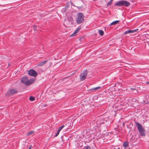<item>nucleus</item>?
<instances>
[{
    "label": "nucleus",
    "mask_w": 149,
    "mask_h": 149,
    "mask_svg": "<svg viewBox=\"0 0 149 149\" xmlns=\"http://www.w3.org/2000/svg\"><path fill=\"white\" fill-rule=\"evenodd\" d=\"M84 135L87 136L89 134V132H88L86 130H84L83 131Z\"/></svg>",
    "instance_id": "15"
},
{
    "label": "nucleus",
    "mask_w": 149,
    "mask_h": 149,
    "mask_svg": "<svg viewBox=\"0 0 149 149\" xmlns=\"http://www.w3.org/2000/svg\"><path fill=\"white\" fill-rule=\"evenodd\" d=\"M146 84H147V85H148V84H149V82H146Z\"/></svg>",
    "instance_id": "26"
},
{
    "label": "nucleus",
    "mask_w": 149,
    "mask_h": 149,
    "mask_svg": "<svg viewBox=\"0 0 149 149\" xmlns=\"http://www.w3.org/2000/svg\"><path fill=\"white\" fill-rule=\"evenodd\" d=\"M79 28L77 29L71 35V36H75L76 35V34L78 33L79 31Z\"/></svg>",
    "instance_id": "9"
},
{
    "label": "nucleus",
    "mask_w": 149,
    "mask_h": 149,
    "mask_svg": "<svg viewBox=\"0 0 149 149\" xmlns=\"http://www.w3.org/2000/svg\"><path fill=\"white\" fill-rule=\"evenodd\" d=\"M32 148H33V146L31 145L29 147V149H31Z\"/></svg>",
    "instance_id": "25"
},
{
    "label": "nucleus",
    "mask_w": 149,
    "mask_h": 149,
    "mask_svg": "<svg viewBox=\"0 0 149 149\" xmlns=\"http://www.w3.org/2000/svg\"><path fill=\"white\" fill-rule=\"evenodd\" d=\"M79 28L77 29L71 35V36H75L76 35V34L78 33L79 31Z\"/></svg>",
    "instance_id": "10"
},
{
    "label": "nucleus",
    "mask_w": 149,
    "mask_h": 149,
    "mask_svg": "<svg viewBox=\"0 0 149 149\" xmlns=\"http://www.w3.org/2000/svg\"><path fill=\"white\" fill-rule=\"evenodd\" d=\"M88 74L87 71L86 70L84 71L83 73L80 74V80L82 81L85 80Z\"/></svg>",
    "instance_id": "5"
},
{
    "label": "nucleus",
    "mask_w": 149,
    "mask_h": 149,
    "mask_svg": "<svg viewBox=\"0 0 149 149\" xmlns=\"http://www.w3.org/2000/svg\"><path fill=\"white\" fill-rule=\"evenodd\" d=\"M119 22V20H116L112 22L110 24V25H115Z\"/></svg>",
    "instance_id": "13"
},
{
    "label": "nucleus",
    "mask_w": 149,
    "mask_h": 149,
    "mask_svg": "<svg viewBox=\"0 0 149 149\" xmlns=\"http://www.w3.org/2000/svg\"><path fill=\"white\" fill-rule=\"evenodd\" d=\"M29 100L31 101H33L35 100V98L33 96H30L29 97Z\"/></svg>",
    "instance_id": "17"
},
{
    "label": "nucleus",
    "mask_w": 149,
    "mask_h": 149,
    "mask_svg": "<svg viewBox=\"0 0 149 149\" xmlns=\"http://www.w3.org/2000/svg\"><path fill=\"white\" fill-rule=\"evenodd\" d=\"M85 149H91L90 147L88 146H84Z\"/></svg>",
    "instance_id": "21"
},
{
    "label": "nucleus",
    "mask_w": 149,
    "mask_h": 149,
    "mask_svg": "<svg viewBox=\"0 0 149 149\" xmlns=\"http://www.w3.org/2000/svg\"><path fill=\"white\" fill-rule=\"evenodd\" d=\"M28 74L30 76L36 77L37 75V73L34 70L31 69L28 71Z\"/></svg>",
    "instance_id": "6"
},
{
    "label": "nucleus",
    "mask_w": 149,
    "mask_h": 149,
    "mask_svg": "<svg viewBox=\"0 0 149 149\" xmlns=\"http://www.w3.org/2000/svg\"><path fill=\"white\" fill-rule=\"evenodd\" d=\"M17 92V91L15 89H9L7 95H10L16 93Z\"/></svg>",
    "instance_id": "7"
},
{
    "label": "nucleus",
    "mask_w": 149,
    "mask_h": 149,
    "mask_svg": "<svg viewBox=\"0 0 149 149\" xmlns=\"http://www.w3.org/2000/svg\"><path fill=\"white\" fill-rule=\"evenodd\" d=\"M60 132H59V131L58 130L56 133L55 135L54 136L55 137H56L57 136H58V135L59 134Z\"/></svg>",
    "instance_id": "23"
},
{
    "label": "nucleus",
    "mask_w": 149,
    "mask_h": 149,
    "mask_svg": "<svg viewBox=\"0 0 149 149\" xmlns=\"http://www.w3.org/2000/svg\"><path fill=\"white\" fill-rule=\"evenodd\" d=\"M135 123L137 126L140 136H146L145 129L141 124L136 122H135Z\"/></svg>",
    "instance_id": "1"
},
{
    "label": "nucleus",
    "mask_w": 149,
    "mask_h": 149,
    "mask_svg": "<svg viewBox=\"0 0 149 149\" xmlns=\"http://www.w3.org/2000/svg\"><path fill=\"white\" fill-rule=\"evenodd\" d=\"M131 89L133 90H134L135 89L134 88H131Z\"/></svg>",
    "instance_id": "27"
},
{
    "label": "nucleus",
    "mask_w": 149,
    "mask_h": 149,
    "mask_svg": "<svg viewBox=\"0 0 149 149\" xmlns=\"http://www.w3.org/2000/svg\"><path fill=\"white\" fill-rule=\"evenodd\" d=\"M77 17L76 19V22L78 24H80L83 22L84 20V16L83 14L81 13H79L77 14Z\"/></svg>",
    "instance_id": "4"
},
{
    "label": "nucleus",
    "mask_w": 149,
    "mask_h": 149,
    "mask_svg": "<svg viewBox=\"0 0 149 149\" xmlns=\"http://www.w3.org/2000/svg\"><path fill=\"white\" fill-rule=\"evenodd\" d=\"M130 3L125 0L119 1L116 2L114 4V5L118 6H125L127 7L130 6Z\"/></svg>",
    "instance_id": "3"
},
{
    "label": "nucleus",
    "mask_w": 149,
    "mask_h": 149,
    "mask_svg": "<svg viewBox=\"0 0 149 149\" xmlns=\"http://www.w3.org/2000/svg\"><path fill=\"white\" fill-rule=\"evenodd\" d=\"M47 61L46 60L41 62L38 65L40 66H42L44 64H45L46 63Z\"/></svg>",
    "instance_id": "12"
},
{
    "label": "nucleus",
    "mask_w": 149,
    "mask_h": 149,
    "mask_svg": "<svg viewBox=\"0 0 149 149\" xmlns=\"http://www.w3.org/2000/svg\"><path fill=\"white\" fill-rule=\"evenodd\" d=\"M35 133V132L33 131H29V132H28L27 133V134H26L27 136H29L30 135L32 134H34Z\"/></svg>",
    "instance_id": "14"
},
{
    "label": "nucleus",
    "mask_w": 149,
    "mask_h": 149,
    "mask_svg": "<svg viewBox=\"0 0 149 149\" xmlns=\"http://www.w3.org/2000/svg\"><path fill=\"white\" fill-rule=\"evenodd\" d=\"M73 21V18L72 17H70V21Z\"/></svg>",
    "instance_id": "24"
},
{
    "label": "nucleus",
    "mask_w": 149,
    "mask_h": 149,
    "mask_svg": "<svg viewBox=\"0 0 149 149\" xmlns=\"http://www.w3.org/2000/svg\"><path fill=\"white\" fill-rule=\"evenodd\" d=\"M37 26L36 25H34L33 26V28H34V29L35 31H37V29H36Z\"/></svg>",
    "instance_id": "22"
},
{
    "label": "nucleus",
    "mask_w": 149,
    "mask_h": 149,
    "mask_svg": "<svg viewBox=\"0 0 149 149\" xmlns=\"http://www.w3.org/2000/svg\"><path fill=\"white\" fill-rule=\"evenodd\" d=\"M64 127V125H63L62 126L60 127L58 129V131L60 132L61 130Z\"/></svg>",
    "instance_id": "19"
},
{
    "label": "nucleus",
    "mask_w": 149,
    "mask_h": 149,
    "mask_svg": "<svg viewBox=\"0 0 149 149\" xmlns=\"http://www.w3.org/2000/svg\"><path fill=\"white\" fill-rule=\"evenodd\" d=\"M98 31L99 32V34L100 35L102 36L104 34V31L102 30H99Z\"/></svg>",
    "instance_id": "16"
},
{
    "label": "nucleus",
    "mask_w": 149,
    "mask_h": 149,
    "mask_svg": "<svg viewBox=\"0 0 149 149\" xmlns=\"http://www.w3.org/2000/svg\"><path fill=\"white\" fill-rule=\"evenodd\" d=\"M138 29H136L131 30H128L127 31H126L124 32L125 34H126L129 33H133L134 32H137L138 30Z\"/></svg>",
    "instance_id": "8"
},
{
    "label": "nucleus",
    "mask_w": 149,
    "mask_h": 149,
    "mask_svg": "<svg viewBox=\"0 0 149 149\" xmlns=\"http://www.w3.org/2000/svg\"><path fill=\"white\" fill-rule=\"evenodd\" d=\"M113 0H110L107 4V6L110 5L112 3Z\"/></svg>",
    "instance_id": "18"
},
{
    "label": "nucleus",
    "mask_w": 149,
    "mask_h": 149,
    "mask_svg": "<svg viewBox=\"0 0 149 149\" xmlns=\"http://www.w3.org/2000/svg\"><path fill=\"white\" fill-rule=\"evenodd\" d=\"M129 142L127 141L124 142L123 144V146L125 147H127L129 146Z\"/></svg>",
    "instance_id": "11"
},
{
    "label": "nucleus",
    "mask_w": 149,
    "mask_h": 149,
    "mask_svg": "<svg viewBox=\"0 0 149 149\" xmlns=\"http://www.w3.org/2000/svg\"><path fill=\"white\" fill-rule=\"evenodd\" d=\"M34 81V79L33 78H31L29 80H28L27 77H24L22 78L21 82L26 86H28L32 84Z\"/></svg>",
    "instance_id": "2"
},
{
    "label": "nucleus",
    "mask_w": 149,
    "mask_h": 149,
    "mask_svg": "<svg viewBox=\"0 0 149 149\" xmlns=\"http://www.w3.org/2000/svg\"><path fill=\"white\" fill-rule=\"evenodd\" d=\"M101 88L100 87H98L92 89V90H97Z\"/></svg>",
    "instance_id": "20"
}]
</instances>
